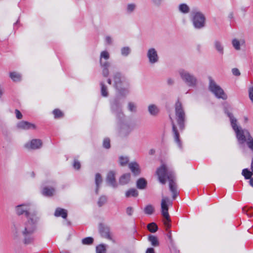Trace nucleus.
I'll return each mask as SVG.
<instances>
[{
  "label": "nucleus",
  "instance_id": "obj_35",
  "mask_svg": "<svg viewBox=\"0 0 253 253\" xmlns=\"http://www.w3.org/2000/svg\"><path fill=\"white\" fill-rule=\"evenodd\" d=\"M155 211V209L153 206L152 205H147L144 209V211L145 214L148 215L152 214Z\"/></svg>",
  "mask_w": 253,
  "mask_h": 253
},
{
  "label": "nucleus",
  "instance_id": "obj_48",
  "mask_svg": "<svg viewBox=\"0 0 253 253\" xmlns=\"http://www.w3.org/2000/svg\"><path fill=\"white\" fill-rule=\"evenodd\" d=\"M73 167L75 169L79 170L81 168L80 163L78 160H75L73 163Z\"/></svg>",
  "mask_w": 253,
  "mask_h": 253
},
{
  "label": "nucleus",
  "instance_id": "obj_37",
  "mask_svg": "<svg viewBox=\"0 0 253 253\" xmlns=\"http://www.w3.org/2000/svg\"><path fill=\"white\" fill-rule=\"evenodd\" d=\"M242 175L244 176L246 179H249L252 178L253 174V171H250L248 169H244L242 170Z\"/></svg>",
  "mask_w": 253,
  "mask_h": 253
},
{
  "label": "nucleus",
  "instance_id": "obj_47",
  "mask_svg": "<svg viewBox=\"0 0 253 253\" xmlns=\"http://www.w3.org/2000/svg\"><path fill=\"white\" fill-rule=\"evenodd\" d=\"M105 42L107 45H111L113 43V39L110 36H106L105 37Z\"/></svg>",
  "mask_w": 253,
  "mask_h": 253
},
{
  "label": "nucleus",
  "instance_id": "obj_21",
  "mask_svg": "<svg viewBox=\"0 0 253 253\" xmlns=\"http://www.w3.org/2000/svg\"><path fill=\"white\" fill-rule=\"evenodd\" d=\"M171 121V124L172 126V131L173 132L174 134V138L175 142L178 145V147L179 148L181 147V143L179 139V133L177 130L176 127L175 125V124L173 123V121L172 119L170 118Z\"/></svg>",
  "mask_w": 253,
  "mask_h": 253
},
{
  "label": "nucleus",
  "instance_id": "obj_43",
  "mask_svg": "<svg viewBox=\"0 0 253 253\" xmlns=\"http://www.w3.org/2000/svg\"><path fill=\"white\" fill-rule=\"evenodd\" d=\"M165 219L164 220V224L165 225V227L166 228V230H168V229L170 228L171 225H170V219L169 217V216L168 218L164 217Z\"/></svg>",
  "mask_w": 253,
  "mask_h": 253
},
{
  "label": "nucleus",
  "instance_id": "obj_27",
  "mask_svg": "<svg viewBox=\"0 0 253 253\" xmlns=\"http://www.w3.org/2000/svg\"><path fill=\"white\" fill-rule=\"evenodd\" d=\"M55 192V189L52 187H49L47 186L43 187L42 193L43 196L47 197H51L53 195Z\"/></svg>",
  "mask_w": 253,
  "mask_h": 253
},
{
  "label": "nucleus",
  "instance_id": "obj_62",
  "mask_svg": "<svg viewBox=\"0 0 253 253\" xmlns=\"http://www.w3.org/2000/svg\"><path fill=\"white\" fill-rule=\"evenodd\" d=\"M244 119H245V121H248V118L247 117H245Z\"/></svg>",
  "mask_w": 253,
  "mask_h": 253
},
{
  "label": "nucleus",
  "instance_id": "obj_17",
  "mask_svg": "<svg viewBox=\"0 0 253 253\" xmlns=\"http://www.w3.org/2000/svg\"><path fill=\"white\" fill-rule=\"evenodd\" d=\"M116 89L117 90L118 93L121 96H126L129 92V85L126 81L121 84L120 87H117Z\"/></svg>",
  "mask_w": 253,
  "mask_h": 253
},
{
  "label": "nucleus",
  "instance_id": "obj_51",
  "mask_svg": "<svg viewBox=\"0 0 253 253\" xmlns=\"http://www.w3.org/2000/svg\"><path fill=\"white\" fill-rule=\"evenodd\" d=\"M232 74L236 76H238L240 75V71L238 69H237L236 68H233L232 69Z\"/></svg>",
  "mask_w": 253,
  "mask_h": 253
},
{
  "label": "nucleus",
  "instance_id": "obj_10",
  "mask_svg": "<svg viewBox=\"0 0 253 253\" xmlns=\"http://www.w3.org/2000/svg\"><path fill=\"white\" fill-rule=\"evenodd\" d=\"M209 89L218 98H221L226 100L227 98V95L224 93L222 88L217 85L216 83L211 79L209 78Z\"/></svg>",
  "mask_w": 253,
  "mask_h": 253
},
{
  "label": "nucleus",
  "instance_id": "obj_42",
  "mask_svg": "<svg viewBox=\"0 0 253 253\" xmlns=\"http://www.w3.org/2000/svg\"><path fill=\"white\" fill-rule=\"evenodd\" d=\"M93 238L91 237H88L82 239V243L83 245H90L93 242Z\"/></svg>",
  "mask_w": 253,
  "mask_h": 253
},
{
  "label": "nucleus",
  "instance_id": "obj_25",
  "mask_svg": "<svg viewBox=\"0 0 253 253\" xmlns=\"http://www.w3.org/2000/svg\"><path fill=\"white\" fill-rule=\"evenodd\" d=\"M131 174L130 173H126L123 174L119 178V183L124 185L128 183L130 180Z\"/></svg>",
  "mask_w": 253,
  "mask_h": 253
},
{
  "label": "nucleus",
  "instance_id": "obj_24",
  "mask_svg": "<svg viewBox=\"0 0 253 253\" xmlns=\"http://www.w3.org/2000/svg\"><path fill=\"white\" fill-rule=\"evenodd\" d=\"M54 215L56 217H62L64 219H66L67 217V211L61 208L56 209Z\"/></svg>",
  "mask_w": 253,
  "mask_h": 253
},
{
  "label": "nucleus",
  "instance_id": "obj_30",
  "mask_svg": "<svg viewBox=\"0 0 253 253\" xmlns=\"http://www.w3.org/2000/svg\"><path fill=\"white\" fill-rule=\"evenodd\" d=\"M147 185V181L143 178L138 179L136 182V187L139 189H144Z\"/></svg>",
  "mask_w": 253,
  "mask_h": 253
},
{
  "label": "nucleus",
  "instance_id": "obj_7",
  "mask_svg": "<svg viewBox=\"0 0 253 253\" xmlns=\"http://www.w3.org/2000/svg\"><path fill=\"white\" fill-rule=\"evenodd\" d=\"M175 113L177 123L180 129L182 130L184 128L185 113L182 104L179 100H177L175 104Z\"/></svg>",
  "mask_w": 253,
  "mask_h": 253
},
{
  "label": "nucleus",
  "instance_id": "obj_34",
  "mask_svg": "<svg viewBox=\"0 0 253 253\" xmlns=\"http://www.w3.org/2000/svg\"><path fill=\"white\" fill-rule=\"evenodd\" d=\"M101 86V95L103 97H107L108 96V91L107 87L104 84L103 82H101L100 84Z\"/></svg>",
  "mask_w": 253,
  "mask_h": 253
},
{
  "label": "nucleus",
  "instance_id": "obj_41",
  "mask_svg": "<svg viewBox=\"0 0 253 253\" xmlns=\"http://www.w3.org/2000/svg\"><path fill=\"white\" fill-rule=\"evenodd\" d=\"M55 119H59L63 117L64 115L62 112L58 109H55L52 111Z\"/></svg>",
  "mask_w": 253,
  "mask_h": 253
},
{
  "label": "nucleus",
  "instance_id": "obj_15",
  "mask_svg": "<svg viewBox=\"0 0 253 253\" xmlns=\"http://www.w3.org/2000/svg\"><path fill=\"white\" fill-rule=\"evenodd\" d=\"M112 78L114 81V86L115 88L120 87L124 83L126 82V81L122 77L121 73L119 72L113 73Z\"/></svg>",
  "mask_w": 253,
  "mask_h": 253
},
{
  "label": "nucleus",
  "instance_id": "obj_46",
  "mask_svg": "<svg viewBox=\"0 0 253 253\" xmlns=\"http://www.w3.org/2000/svg\"><path fill=\"white\" fill-rule=\"evenodd\" d=\"M103 145L106 149H109L110 147V140L108 138L104 139Z\"/></svg>",
  "mask_w": 253,
  "mask_h": 253
},
{
  "label": "nucleus",
  "instance_id": "obj_32",
  "mask_svg": "<svg viewBox=\"0 0 253 253\" xmlns=\"http://www.w3.org/2000/svg\"><path fill=\"white\" fill-rule=\"evenodd\" d=\"M148 241L151 243L152 246L157 247L159 245V242L157 237L150 235L148 237Z\"/></svg>",
  "mask_w": 253,
  "mask_h": 253
},
{
  "label": "nucleus",
  "instance_id": "obj_16",
  "mask_svg": "<svg viewBox=\"0 0 253 253\" xmlns=\"http://www.w3.org/2000/svg\"><path fill=\"white\" fill-rule=\"evenodd\" d=\"M115 175L116 172L113 170H111L108 172L106 176V182L109 186L113 188H116L118 186L116 181Z\"/></svg>",
  "mask_w": 253,
  "mask_h": 253
},
{
  "label": "nucleus",
  "instance_id": "obj_55",
  "mask_svg": "<svg viewBox=\"0 0 253 253\" xmlns=\"http://www.w3.org/2000/svg\"><path fill=\"white\" fill-rule=\"evenodd\" d=\"M146 253H155L154 250L152 248H148L146 250Z\"/></svg>",
  "mask_w": 253,
  "mask_h": 253
},
{
  "label": "nucleus",
  "instance_id": "obj_60",
  "mask_svg": "<svg viewBox=\"0 0 253 253\" xmlns=\"http://www.w3.org/2000/svg\"><path fill=\"white\" fill-rule=\"evenodd\" d=\"M107 83L109 84H111V83H112V80L111 79H108V80H107Z\"/></svg>",
  "mask_w": 253,
  "mask_h": 253
},
{
  "label": "nucleus",
  "instance_id": "obj_19",
  "mask_svg": "<svg viewBox=\"0 0 253 253\" xmlns=\"http://www.w3.org/2000/svg\"><path fill=\"white\" fill-rule=\"evenodd\" d=\"M148 111L151 116L156 117L159 115L160 110L157 105L151 104L148 106Z\"/></svg>",
  "mask_w": 253,
  "mask_h": 253
},
{
  "label": "nucleus",
  "instance_id": "obj_13",
  "mask_svg": "<svg viewBox=\"0 0 253 253\" xmlns=\"http://www.w3.org/2000/svg\"><path fill=\"white\" fill-rule=\"evenodd\" d=\"M169 205L171 206L172 202L168 197H163L161 201V212L164 217L168 218L169 216Z\"/></svg>",
  "mask_w": 253,
  "mask_h": 253
},
{
  "label": "nucleus",
  "instance_id": "obj_9",
  "mask_svg": "<svg viewBox=\"0 0 253 253\" xmlns=\"http://www.w3.org/2000/svg\"><path fill=\"white\" fill-rule=\"evenodd\" d=\"M118 131L121 137L127 136L132 130L129 123L126 120V117L122 119H118Z\"/></svg>",
  "mask_w": 253,
  "mask_h": 253
},
{
  "label": "nucleus",
  "instance_id": "obj_28",
  "mask_svg": "<svg viewBox=\"0 0 253 253\" xmlns=\"http://www.w3.org/2000/svg\"><path fill=\"white\" fill-rule=\"evenodd\" d=\"M244 40L241 39L240 40H238L237 39H234L232 41V44L234 48L237 50H239L241 49V45H242L245 44Z\"/></svg>",
  "mask_w": 253,
  "mask_h": 253
},
{
  "label": "nucleus",
  "instance_id": "obj_2",
  "mask_svg": "<svg viewBox=\"0 0 253 253\" xmlns=\"http://www.w3.org/2000/svg\"><path fill=\"white\" fill-rule=\"evenodd\" d=\"M229 118L231 126L234 131L239 147L242 149L245 148L246 144L248 147L253 151V138L248 130L242 128L238 125L237 120L230 112H226Z\"/></svg>",
  "mask_w": 253,
  "mask_h": 253
},
{
  "label": "nucleus",
  "instance_id": "obj_54",
  "mask_svg": "<svg viewBox=\"0 0 253 253\" xmlns=\"http://www.w3.org/2000/svg\"><path fill=\"white\" fill-rule=\"evenodd\" d=\"M174 80L171 78H169L167 80V83L169 85H171L173 84Z\"/></svg>",
  "mask_w": 253,
  "mask_h": 253
},
{
  "label": "nucleus",
  "instance_id": "obj_58",
  "mask_svg": "<svg viewBox=\"0 0 253 253\" xmlns=\"http://www.w3.org/2000/svg\"><path fill=\"white\" fill-rule=\"evenodd\" d=\"M249 183L251 186L253 187V178H251L250 179Z\"/></svg>",
  "mask_w": 253,
  "mask_h": 253
},
{
  "label": "nucleus",
  "instance_id": "obj_49",
  "mask_svg": "<svg viewBox=\"0 0 253 253\" xmlns=\"http://www.w3.org/2000/svg\"><path fill=\"white\" fill-rule=\"evenodd\" d=\"M164 0H152V3L157 6H160Z\"/></svg>",
  "mask_w": 253,
  "mask_h": 253
},
{
  "label": "nucleus",
  "instance_id": "obj_50",
  "mask_svg": "<svg viewBox=\"0 0 253 253\" xmlns=\"http://www.w3.org/2000/svg\"><path fill=\"white\" fill-rule=\"evenodd\" d=\"M126 212L127 215L129 216L132 215L133 212V209L131 207H128L126 209Z\"/></svg>",
  "mask_w": 253,
  "mask_h": 253
},
{
  "label": "nucleus",
  "instance_id": "obj_3",
  "mask_svg": "<svg viewBox=\"0 0 253 253\" xmlns=\"http://www.w3.org/2000/svg\"><path fill=\"white\" fill-rule=\"evenodd\" d=\"M160 183L165 184L166 180L169 182V188L172 194V199L175 200L178 195L177 187L175 181L174 173L172 169L166 164L162 163L156 171Z\"/></svg>",
  "mask_w": 253,
  "mask_h": 253
},
{
  "label": "nucleus",
  "instance_id": "obj_22",
  "mask_svg": "<svg viewBox=\"0 0 253 253\" xmlns=\"http://www.w3.org/2000/svg\"><path fill=\"white\" fill-rule=\"evenodd\" d=\"M213 46L215 49L220 55H223L224 53V46L222 42L217 40L213 42Z\"/></svg>",
  "mask_w": 253,
  "mask_h": 253
},
{
  "label": "nucleus",
  "instance_id": "obj_38",
  "mask_svg": "<svg viewBox=\"0 0 253 253\" xmlns=\"http://www.w3.org/2000/svg\"><path fill=\"white\" fill-rule=\"evenodd\" d=\"M119 164L121 166H126L129 162V158L127 156H121L119 157Z\"/></svg>",
  "mask_w": 253,
  "mask_h": 253
},
{
  "label": "nucleus",
  "instance_id": "obj_59",
  "mask_svg": "<svg viewBox=\"0 0 253 253\" xmlns=\"http://www.w3.org/2000/svg\"><path fill=\"white\" fill-rule=\"evenodd\" d=\"M251 169L253 172V159H252V163H251Z\"/></svg>",
  "mask_w": 253,
  "mask_h": 253
},
{
  "label": "nucleus",
  "instance_id": "obj_31",
  "mask_svg": "<svg viewBox=\"0 0 253 253\" xmlns=\"http://www.w3.org/2000/svg\"><path fill=\"white\" fill-rule=\"evenodd\" d=\"M126 197L127 198L133 197H136L138 195L137 190L134 188H131L126 192Z\"/></svg>",
  "mask_w": 253,
  "mask_h": 253
},
{
  "label": "nucleus",
  "instance_id": "obj_40",
  "mask_svg": "<svg viewBox=\"0 0 253 253\" xmlns=\"http://www.w3.org/2000/svg\"><path fill=\"white\" fill-rule=\"evenodd\" d=\"M136 8V5L135 3H128L126 7V12L128 14L134 12Z\"/></svg>",
  "mask_w": 253,
  "mask_h": 253
},
{
  "label": "nucleus",
  "instance_id": "obj_12",
  "mask_svg": "<svg viewBox=\"0 0 253 253\" xmlns=\"http://www.w3.org/2000/svg\"><path fill=\"white\" fill-rule=\"evenodd\" d=\"M42 141L40 139H33L24 144V148L27 150H37L42 146Z\"/></svg>",
  "mask_w": 253,
  "mask_h": 253
},
{
  "label": "nucleus",
  "instance_id": "obj_23",
  "mask_svg": "<svg viewBox=\"0 0 253 253\" xmlns=\"http://www.w3.org/2000/svg\"><path fill=\"white\" fill-rule=\"evenodd\" d=\"M177 9L178 11L183 14H187L190 11V7L185 3L179 4L177 7Z\"/></svg>",
  "mask_w": 253,
  "mask_h": 253
},
{
  "label": "nucleus",
  "instance_id": "obj_29",
  "mask_svg": "<svg viewBox=\"0 0 253 253\" xmlns=\"http://www.w3.org/2000/svg\"><path fill=\"white\" fill-rule=\"evenodd\" d=\"M9 76L12 81L19 82L22 80V76L20 73L17 72H11L9 73Z\"/></svg>",
  "mask_w": 253,
  "mask_h": 253
},
{
  "label": "nucleus",
  "instance_id": "obj_39",
  "mask_svg": "<svg viewBox=\"0 0 253 253\" xmlns=\"http://www.w3.org/2000/svg\"><path fill=\"white\" fill-rule=\"evenodd\" d=\"M147 228L150 232L155 233L158 230V227L155 223L152 222L148 224Z\"/></svg>",
  "mask_w": 253,
  "mask_h": 253
},
{
  "label": "nucleus",
  "instance_id": "obj_61",
  "mask_svg": "<svg viewBox=\"0 0 253 253\" xmlns=\"http://www.w3.org/2000/svg\"><path fill=\"white\" fill-rule=\"evenodd\" d=\"M19 23V20H17L14 24V26L15 27L17 24H18Z\"/></svg>",
  "mask_w": 253,
  "mask_h": 253
},
{
  "label": "nucleus",
  "instance_id": "obj_11",
  "mask_svg": "<svg viewBox=\"0 0 253 253\" xmlns=\"http://www.w3.org/2000/svg\"><path fill=\"white\" fill-rule=\"evenodd\" d=\"M146 56L149 63L151 65L155 64L159 61V56L157 49L154 47L149 48L146 52Z\"/></svg>",
  "mask_w": 253,
  "mask_h": 253
},
{
  "label": "nucleus",
  "instance_id": "obj_57",
  "mask_svg": "<svg viewBox=\"0 0 253 253\" xmlns=\"http://www.w3.org/2000/svg\"><path fill=\"white\" fill-rule=\"evenodd\" d=\"M155 151L153 149L150 150L149 151V155H154L155 154Z\"/></svg>",
  "mask_w": 253,
  "mask_h": 253
},
{
  "label": "nucleus",
  "instance_id": "obj_4",
  "mask_svg": "<svg viewBox=\"0 0 253 253\" xmlns=\"http://www.w3.org/2000/svg\"><path fill=\"white\" fill-rule=\"evenodd\" d=\"M190 18L195 29H202L206 26V18L201 11L198 9L193 10L190 13Z\"/></svg>",
  "mask_w": 253,
  "mask_h": 253
},
{
  "label": "nucleus",
  "instance_id": "obj_44",
  "mask_svg": "<svg viewBox=\"0 0 253 253\" xmlns=\"http://www.w3.org/2000/svg\"><path fill=\"white\" fill-rule=\"evenodd\" d=\"M128 109L129 111L132 112H135L136 111V104L133 102H128L127 105Z\"/></svg>",
  "mask_w": 253,
  "mask_h": 253
},
{
  "label": "nucleus",
  "instance_id": "obj_56",
  "mask_svg": "<svg viewBox=\"0 0 253 253\" xmlns=\"http://www.w3.org/2000/svg\"><path fill=\"white\" fill-rule=\"evenodd\" d=\"M167 237H168V238L169 239V240L170 241H172V236H171V231H169V233L167 234Z\"/></svg>",
  "mask_w": 253,
  "mask_h": 253
},
{
  "label": "nucleus",
  "instance_id": "obj_33",
  "mask_svg": "<svg viewBox=\"0 0 253 253\" xmlns=\"http://www.w3.org/2000/svg\"><path fill=\"white\" fill-rule=\"evenodd\" d=\"M131 50L129 46H124L121 48V53L123 56L127 57L131 53Z\"/></svg>",
  "mask_w": 253,
  "mask_h": 253
},
{
  "label": "nucleus",
  "instance_id": "obj_20",
  "mask_svg": "<svg viewBox=\"0 0 253 253\" xmlns=\"http://www.w3.org/2000/svg\"><path fill=\"white\" fill-rule=\"evenodd\" d=\"M128 168L134 175H138L141 172L139 165L135 162H131L128 164Z\"/></svg>",
  "mask_w": 253,
  "mask_h": 253
},
{
  "label": "nucleus",
  "instance_id": "obj_53",
  "mask_svg": "<svg viewBox=\"0 0 253 253\" xmlns=\"http://www.w3.org/2000/svg\"><path fill=\"white\" fill-rule=\"evenodd\" d=\"M249 97L251 101L253 102V87L249 90Z\"/></svg>",
  "mask_w": 253,
  "mask_h": 253
},
{
  "label": "nucleus",
  "instance_id": "obj_14",
  "mask_svg": "<svg viewBox=\"0 0 253 253\" xmlns=\"http://www.w3.org/2000/svg\"><path fill=\"white\" fill-rule=\"evenodd\" d=\"M99 230L100 234L102 237L113 241V238L110 232L109 227L104 225L103 224H100Z\"/></svg>",
  "mask_w": 253,
  "mask_h": 253
},
{
  "label": "nucleus",
  "instance_id": "obj_18",
  "mask_svg": "<svg viewBox=\"0 0 253 253\" xmlns=\"http://www.w3.org/2000/svg\"><path fill=\"white\" fill-rule=\"evenodd\" d=\"M17 126L19 129L24 130L36 129L37 128L35 124L24 121L19 122L17 124Z\"/></svg>",
  "mask_w": 253,
  "mask_h": 253
},
{
  "label": "nucleus",
  "instance_id": "obj_1",
  "mask_svg": "<svg viewBox=\"0 0 253 253\" xmlns=\"http://www.w3.org/2000/svg\"><path fill=\"white\" fill-rule=\"evenodd\" d=\"M30 210L31 205L29 204L19 205L15 208L16 212L18 215H24L28 218V221L24 225L19 227L16 231V234H22L23 243L25 245H29L33 242V233L36 230V224L39 219L36 214L30 213Z\"/></svg>",
  "mask_w": 253,
  "mask_h": 253
},
{
  "label": "nucleus",
  "instance_id": "obj_36",
  "mask_svg": "<svg viewBox=\"0 0 253 253\" xmlns=\"http://www.w3.org/2000/svg\"><path fill=\"white\" fill-rule=\"evenodd\" d=\"M107 245L104 244H101L96 247V253H106Z\"/></svg>",
  "mask_w": 253,
  "mask_h": 253
},
{
  "label": "nucleus",
  "instance_id": "obj_26",
  "mask_svg": "<svg viewBox=\"0 0 253 253\" xmlns=\"http://www.w3.org/2000/svg\"><path fill=\"white\" fill-rule=\"evenodd\" d=\"M95 183L96 185L95 193L98 194L99 189L100 185L102 183V178L100 173H97L95 174Z\"/></svg>",
  "mask_w": 253,
  "mask_h": 253
},
{
  "label": "nucleus",
  "instance_id": "obj_52",
  "mask_svg": "<svg viewBox=\"0 0 253 253\" xmlns=\"http://www.w3.org/2000/svg\"><path fill=\"white\" fill-rule=\"evenodd\" d=\"M16 117L18 119H21L22 118L21 113L17 109L15 110Z\"/></svg>",
  "mask_w": 253,
  "mask_h": 253
},
{
  "label": "nucleus",
  "instance_id": "obj_6",
  "mask_svg": "<svg viewBox=\"0 0 253 253\" xmlns=\"http://www.w3.org/2000/svg\"><path fill=\"white\" fill-rule=\"evenodd\" d=\"M110 109L112 113L117 119H122L125 116L122 110V102L119 97H116L110 100Z\"/></svg>",
  "mask_w": 253,
  "mask_h": 253
},
{
  "label": "nucleus",
  "instance_id": "obj_5",
  "mask_svg": "<svg viewBox=\"0 0 253 253\" xmlns=\"http://www.w3.org/2000/svg\"><path fill=\"white\" fill-rule=\"evenodd\" d=\"M182 81L189 87H195L198 84L196 77L192 73L184 69H180L178 71Z\"/></svg>",
  "mask_w": 253,
  "mask_h": 253
},
{
  "label": "nucleus",
  "instance_id": "obj_45",
  "mask_svg": "<svg viewBox=\"0 0 253 253\" xmlns=\"http://www.w3.org/2000/svg\"><path fill=\"white\" fill-rule=\"evenodd\" d=\"M107 197L105 196H101L97 202L99 207L102 206L107 201Z\"/></svg>",
  "mask_w": 253,
  "mask_h": 253
},
{
  "label": "nucleus",
  "instance_id": "obj_8",
  "mask_svg": "<svg viewBox=\"0 0 253 253\" xmlns=\"http://www.w3.org/2000/svg\"><path fill=\"white\" fill-rule=\"evenodd\" d=\"M109 52L107 50H103L100 52L99 56V63L102 68V75L105 77H107L109 74V68L110 63L108 60L110 58Z\"/></svg>",
  "mask_w": 253,
  "mask_h": 253
}]
</instances>
